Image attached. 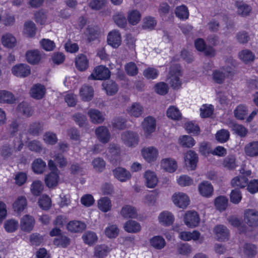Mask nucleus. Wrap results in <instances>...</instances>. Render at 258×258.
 Returning a JSON list of instances; mask_svg holds the SVG:
<instances>
[{"label": "nucleus", "mask_w": 258, "mask_h": 258, "mask_svg": "<svg viewBox=\"0 0 258 258\" xmlns=\"http://www.w3.org/2000/svg\"><path fill=\"white\" fill-rule=\"evenodd\" d=\"M121 36L116 30L109 32L107 36L108 44L114 48H117L121 44Z\"/></svg>", "instance_id": "nucleus-18"}, {"label": "nucleus", "mask_w": 258, "mask_h": 258, "mask_svg": "<svg viewBox=\"0 0 258 258\" xmlns=\"http://www.w3.org/2000/svg\"><path fill=\"white\" fill-rule=\"evenodd\" d=\"M94 169L97 172H102L105 167V162L101 158H96L92 162Z\"/></svg>", "instance_id": "nucleus-58"}, {"label": "nucleus", "mask_w": 258, "mask_h": 258, "mask_svg": "<svg viewBox=\"0 0 258 258\" xmlns=\"http://www.w3.org/2000/svg\"><path fill=\"white\" fill-rule=\"evenodd\" d=\"M120 214L123 217L126 218H135L138 216L136 209L134 207L128 205L122 207Z\"/></svg>", "instance_id": "nucleus-41"}, {"label": "nucleus", "mask_w": 258, "mask_h": 258, "mask_svg": "<svg viewBox=\"0 0 258 258\" xmlns=\"http://www.w3.org/2000/svg\"><path fill=\"white\" fill-rule=\"evenodd\" d=\"M144 108L142 105L139 103H133L128 107L126 109L127 113L131 116L139 117L142 115L143 113Z\"/></svg>", "instance_id": "nucleus-24"}, {"label": "nucleus", "mask_w": 258, "mask_h": 258, "mask_svg": "<svg viewBox=\"0 0 258 258\" xmlns=\"http://www.w3.org/2000/svg\"><path fill=\"white\" fill-rule=\"evenodd\" d=\"M222 165L227 169H234L237 166L235 157L232 155L227 156L224 159Z\"/></svg>", "instance_id": "nucleus-47"}, {"label": "nucleus", "mask_w": 258, "mask_h": 258, "mask_svg": "<svg viewBox=\"0 0 258 258\" xmlns=\"http://www.w3.org/2000/svg\"><path fill=\"white\" fill-rule=\"evenodd\" d=\"M112 207L110 200L107 197L101 198L98 201V209L103 212L109 211Z\"/></svg>", "instance_id": "nucleus-43"}, {"label": "nucleus", "mask_w": 258, "mask_h": 258, "mask_svg": "<svg viewBox=\"0 0 258 258\" xmlns=\"http://www.w3.org/2000/svg\"><path fill=\"white\" fill-rule=\"evenodd\" d=\"M95 135L100 142L107 143L110 139L111 135L109 130L105 126H99L95 131Z\"/></svg>", "instance_id": "nucleus-13"}, {"label": "nucleus", "mask_w": 258, "mask_h": 258, "mask_svg": "<svg viewBox=\"0 0 258 258\" xmlns=\"http://www.w3.org/2000/svg\"><path fill=\"white\" fill-rule=\"evenodd\" d=\"M82 239L85 244L92 246L97 242L98 237L94 232L87 231L82 235Z\"/></svg>", "instance_id": "nucleus-33"}, {"label": "nucleus", "mask_w": 258, "mask_h": 258, "mask_svg": "<svg viewBox=\"0 0 258 258\" xmlns=\"http://www.w3.org/2000/svg\"><path fill=\"white\" fill-rule=\"evenodd\" d=\"M34 223V218L30 215H26L21 220V228L23 231L29 232L32 230Z\"/></svg>", "instance_id": "nucleus-20"}, {"label": "nucleus", "mask_w": 258, "mask_h": 258, "mask_svg": "<svg viewBox=\"0 0 258 258\" xmlns=\"http://www.w3.org/2000/svg\"><path fill=\"white\" fill-rule=\"evenodd\" d=\"M80 95L82 100L90 101L94 96V90L92 87L84 85L80 89Z\"/></svg>", "instance_id": "nucleus-25"}, {"label": "nucleus", "mask_w": 258, "mask_h": 258, "mask_svg": "<svg viewBox=\"0 0 258 258\" xmlns=\"http://www.w3.org/2000/svg\"><path fill=\"white\" fill-rule=\"evenodd\" d=\"M175 14L181 20L187 19L189 16L188 9L184 5L177 7L175 10Z\"/></svg>", "instance_id": "nucleus-51"}, {"label": "nucleus", "mask_w": 258, "mask_h": 258, "mask_svg": "<svg viewBox=\"0 0 258 258\" xmlns=\"http://www.w3.org/2000/svg\"><path fill=\"white\" fill-rule=\"evenodd\" d=\"M27 199L24 196L19 197L13 204L14 211L20 213L22 212L27 207Z\"/></svg>", "instance_id": "nucleus-34"}, {"label": "nucleus", "mask_w": 258, "mask_h": 258, "mask_svg": "<svg viewBox=\"0 0 258 258\" xmlns=\"http://www.w3.org/2000/svg\"><path fill=\"white\" fill-rule=\"evenodd\" d=\"M228 205V199L226 197L219 196L215 200V206L217 210L220 211L226 209Z\"/></svg>", "instance_id": "nucleus-50"}, {"label": "nucleus", "mask_w": 258, "mask_h": 258, "mask_svg": "<svg viewBox=\"0 0 258 258\" xmlns=\"http://www.w3.org/2000/svg\"><path fill=\"white\" fill-rule=\"evenodd\" d=\"M109 70L103 66H99L94 68L92 74L88 77L89 80H105L110 77Z\"/></svg>", "instance_id": "nucleus-5"}, {"label": "nucleus", "mask_w": 258, "mask_h": 258, "mask_svg": "<svg viewBox=\"0 0 258 258\" xmlns=\"http://www.w3.org/2000/svg\"><path fill=\"white\" fill-rule=\"evenodd\" d=\"M53 244L57 246L66 247L70 244V239L66 236L60 235L54 238Z\"/></svg>", "instance_id": "nucleus-55"}, {"label": "nucleus", "mask_w": 258, "mask_h": 258, "mask_svg": "<svg viewBox=\"0 0 258 258\" xmlns=\"http://www.w3.org/2000/svg\"><path fill=\"white\" fill-rule=\"evenodd\" d=\"M243 252L247 257H252L256 254V247L253 244L246 243L244 245Z\"/></svg>", "instance_id": "nucleus-60"}, {"label": "nucleus", "mask_w": 258, "mask_h": 258, "mask_svg": "<svg viewBox=\"0 0 258 258\" xmlns=\"http://www.w3.org/2000/svg\"><path fill=\"white\" fill-rule=\"evenodd\" d=\"M36 27L32 21L26 22L24 24V33L28 36L31 37L35 34Z\"/></svg>", "instance_id": "nucleus-61"}, {"label": "nucleus", "mask_w": 258, "mask_h": 258, "mask_svg": "<svg viewBox=\"0 0 258 258\" xmlns=\"http://www.w3.org/2000/svg\"><path fill=\"white\" fill-rule=\"evenodd\" d=\"M247 107L244 105L238 106L234 111V115L238 119H244L245 116L247 113Z\"/></svg>", "instance_id": "nucleus-57"}, {"label": "nucleus", "mask_w": 258, "mask_h": 258, "mask_svg": "<svg viewBox=\"0 0 258 258\" xmlns=\"http://www.w3.org/2000/svg\"><path fill=\"white\" fill-rule=\"evenodd\" d=\"M120 149L118 145L110 144L108 148L107 156L109 161L113 164H116L120 159Z\"/></svg>", "instance_id": "nucleus-7"}, {"label": "nucleus", "mask_w": 258, "mask_h": 258, "mask_svg": "<svg viewBox=\"0 0 258 258\" xmlns=\"http://www.w3.org/2000/svg\"><path fill=\"white\" fill-rule=\"evenodd\" d=\"M39 206L43 210H48L51 206L50 198L46 195H42L38 201Z\"/></svg>", "instance_id": "nucleus-54"}, {"label": "nucleus", "mask_w": 258, "mask_h": 258, "mask_svg": "<svg viewBox=\"0 0 258 258\" xmlns=\"http://www.w3.org/2000/svg\"><path fill=\"white\" fill-rule=\"evenodd\" d=\"M244 220L249 227L258 226V211L254 209H247L244 211Z\"/></svg>", "instance_id": "nucleus-4"}, {"label": "nucleus", "mask_w": 258, "mask_h": 258, "mask_svg": "<svg viewBox=\"0 0 258 258\" xmlns=\"http://www.w3.org/2000/svg\"><path fill=\"white\" fill-rule=\"evenodd\" d=\"M231 72V69L225 70L223 69L221 70L215 71L213 73V79L216 83L221 84L224 82L225 77Z\"/></svg>", "instance_id": "nucleus-31"}, {"label": "nucleus", "mask_w": 258, "mask_h": 258, "mask_svg": "<svg viewBox=\"0 0 258 258\" xmlns=\"http://www.w3.org/2000/svg\"><path fill=\"white\" fill-rule=\"evenodd\" d=\"M150 243L154 248L161 249L165 245V241L160 236H155L150 239Z\"/></svg>", "instance_id": "nucleus-52"}, {"label": "nucleus", "mask_w": 258, "mask_h": 258, "mask_svg": "<svg viewBox=\"0 0 258 258\" xmlns=\"http://www.w3.org/2000/svg\"><path fill=\"white\" fill-rule=\"evenodd\" d=\"M158 151L153 147L143 148L142 154L144 158L148 162H151L156 160L158 156Z\"/></svg>", "instance_id": "nucleus-16"}, {"label": "nucleus", "mask_w": 258, "mask_h": 258, "mask_svg": "<svg viewBox=\"0 0 258 258\" xmlns=\"http://www.w3.org/2000/svg\"><path fill=\"white\" fill-rule=\"evenodd\" d=\"M43 189V185L40 181H34L31 184V191L34 196H39L42 192Z\"/></svg>", "instance_id": "nucleus-59"}, {"label": "nucleus", "mask_w": 258, "mask_h": 258, "mask_svg": "<svg viewBox=\"0 0 258 258\" xmlns=\"http://www.w3.org/2000/svg\"><path fill=\"white\" fill-rule=\"evenodd\" d=\"M173 203L180 208L184 209L189 204L188 197L183 192L175 193L172 197Z\"/></svg>", "instance_id": "nucleus-8"}, {"label": "nucleus", "mask_w": 258, "mask_h": 258, "mask_svg": "<svg viewBox=\"0 0 258 258\" xmlns=\"http://www.w3.org/2000/svg\"><path fill=\"white\" fill-rule=\"evenodd\" d=\"M200 234L197 231H194L192 232L183 231L179 233V238L185 241H188L191 239L198 240L200 237Z\"/></svg>", "instance_id": "nucleus-46"}, {"label": "nucleus", "mask_w": 258, "mask_h": 258, "mask_svg": "<svg viewBox=\"0 0 258 258\" xmlns=\"http://www.w3.org/2000/svg\"><path fill=\"white\" fill-rule=\"evenodd\" d=\"M239 58L245 63L252 62L255 58L253 53L248 49H244L239 52Z\"/></svg>", "instance_id": "nucleus-37"}, {"label": "nucleus", "mask_w": 258, "mask_h": 258, "mask_svg": "<svg viewBox=\"0 0 258 258\" xmlns=\"http://www.w3.org/2000/svg\"><path fill=\"white\" fill-rule=\"evenodd\" d=\"M76 68L81 71L86 70L88 67V60L84 54L78 55L75 58Z\"/></svg>", "instance_id": "nucleus-32"}, {"label": "nucleus", "mask_w": 258, "mask_h": 258, "mask_svg": "<svg viewBox=\"0 0 258 258\" xmlns=\"http://www.w3.org/2000/svg\"><path fill=\"white\" fill-rule=\"evenodd\" d=\"M144 135L146 138L149 137L156 129V120L152 116L145 117L142 123Z\"/></svg>", "instance_id": "nucleus-6"}, {"label": "nucleus", "mask_w": 258, "mask_h": 258, "mask_svg": "<svg viewBox=\"0 0 258 258\" xmlns=\"http://www.w3.org/2000/svg\"><path fill=\"white\" fill-rule=\"evenodd\" d=\"M2 43L5 47L13 48L16 45L17 41L16 38L12 34L6 33L2 37Z\"/></svg>", "instance_id": "nucleus-39"}, {"label": "nucleus", "mask_w": 258, "mask_h": 258, "mask_svg": "<svg viewBox=\"0 0 258 258\" xmlns=\"http://www.w3.org/2000/svg\"><path fill=\"white\" fill-rule=\"evenodd\" d=\"M179 140L180 145L184 147L190 148L195 144L194 139L189 136H183Z\"/></svg>", "instance_id": "nucleus-62"}, {"label": "nucleus", "mask_w": 258, "mask_h": 258, "mask_svg": "<svg viewBox=\"0 0 258 258\" xmlns=\"http://www.w3.org/2000/svg\"><path fill=\"white\" fill-rule=\"evenodd\" d=\"M235 7L237 9V13L241 17H247L250 15L252 11L251 7L242 2H236Z\"/></svg>", "instance_id": "nucleus-23"}, {"label": "nucleus", "mask_w": 258, "mask_h": 258, "mask_svg": "<svg viewBox=\"0 0 258 258\" xmlns=\"http://www.w3.org/2000/svg\"><path fill=\"white\" fill-rule=\"evenodd\" d=\"M141 14L137 10H132L128 13V21L130 24L133 25L138 24L141 20Z\"/></svg>", "instance_id": "nucleus-48"}, {"label": "nucleus", "mask_w": 258, "mask_h": 258, "mask_svg": "<svg viewBox=\"0 0 258 258\" xmlns=\"http://www.w3.org/2000/svg\"><path fill=\"white\" fill-rule=\"evenodd\" d=\"M167 116L173 120H179L181 117V114L178 109L174 106H170L167 110Z\"/></svg>", "instance_id": "nucleus-53"}, {"label": "nucleus", "mask_w": 258, "mask_h": 258, "mask_svg": "<svg viewBox=\"0 0 258 258\" xmlns=\"http://www.w3.org/2000/svg\"><path fill=\"white\" fill-rule=\"evenodd\" d=\"M17 110L18 113L22 114L26 117L31 116L33 113V110L31 107L26 102H21L18 104L17 107Z\"/></svg>", "instance_id": "nucleus-35"}, {"label": "nucleus", "mask_w": 258, "mask_h": 258, "mask_svg": "<svg viewBox=\"0 0 258 258\" xmlns=\"http://www.w3.org/2000/svg\"><path fill=\"white\" fill-rule=\"evenodd\" d=\"M161 167L169 172H174L177 167L176 161L171 158H165L161 162Z\"/></svg>", "instance_id": "nucleus-27"}, {"label": "nucleus", "mask_w": 258, "mask_h": 258, "mask_svg": "<svg viewBox=\"0 0 258 258\" xmlns=\"http://www.w3.org/2000/svg\"><path fill=\"white\" fill-rule=\"evenodd\" d=\"M199 191L200 194L205 197H211L213 192L212 185L208 181H203L199 185Z\"/></svg>", "instance_id": "nucleus-26"}, {"label": "nucleus", "mask_w": 258, "mask_h": 258, "mask_svg": "<svg viewBox=\"0 0 258 258\" xmlns=\"http://www.w3.org/2000/svg\"><path fill=\"white\" fill-rule=\"evenodd\" d=\"M158 219L161 224L169 226L173 223L174 218L171 213L168 211H164L160 214Z\"/></svg>", "instance_id": "nucleus-29"}, {"label": "nucleus", "mask_w": 258, "mask_h": 258, "mask_svg": "<svg viewBox=\"0 0 258 258\" xmlns=\"http://www.w3.org/2000/svg\"><path fill=\"white\" fill-rule=\"evenodd\" d=\"M23 143L20 140H14L13 145L4 144L0 147V156L4 160L12 158L14 152L20 151L23 147Z\"/></svg>", "instance_id": "nucleus-1"}, {"label": "nucleus", "mask_w": 258, "mask_h": 258, "mask_svg": "<svg viewBox=\"0 0 258 258\" xmlns=\"http://www.w3.org/2000/svg\"><path fill=\"white\" fill-rule=\"evenodd\" d=\"M87 114L90 118V121L94 124L102 123L105 120L104 114L96 109H89Z\"/></svg>", "instance_id": "nucleus-14"}, {"label": "nucleus", "mask_w": 258, "mask_h": 258, "mask_svg": "<svg viewBox=\"0 0 258 258\" xmlns=\"http://www.w3.org/2000/svg\"><path fill=\"white\" fill-rule=\"evenodd\" d=\"M12 72L16 77L24 78L31 74V69L26 64L20 63L14 66L12 69Z\"/></svg>", "instance_id": "nucleus-10"}, {"label": "nucleus", "mask_w": 258, "mask_h": 258, "mask_svg": "<svg viewBox=\"0 0 258 258\" xmlns=\"http://www.w3.org/2000/svg\"><path fill=\"white\" fill-rule=\"evenodd\" d=\"M58 179L59 176L58 172H51L50 173L45 177V184L49 187L55 186L57 184Z\"/></svg>", "instance_id": "nucleus-42"}, {"label": "nucleus", "mask_w": 258, "mask_h": 258, "mask_svg": "<svg viewBox=\"0 0 258 258\" xmlns=\"http://www.w3.org/2000/svg\"><path fill=\"white\" fill-rule=\"evenodd\" d=\"M182 76L181 67L178 64L171 66L167 81L173 89H178L181 85L180 77Z\"/></svg>", "instance_id": "nucleus-2"}, {"label": "nucleus", "mask_w": 258, "mask_h": 258, "mask_svg": "<svg viewBox=\"0 0 258 258\" xmlns=\"http://www.w3.org/2000/svg\"><path fill=\"white\" fill-rule=\"evenodd\" d=\"M213 232L218 241H224L229 238V231L227 227L223 225H217L215 226Z\"/></svg>", "instance_id": "nucleus-11"}, {"label": "nucleus", "mask_w": 258, "mask_h": 258, "mask_svg": "<svg viewBox=\"0 0 258 258\" xmlns=\"http://www.w3.org/2000/svg\"><path fill=\"white\" fill-rule=\"evenodd\" d=\"M200 220L199 216L195 211H187L184 217L185 224L190 228H194L198 226Z\"/></svg>", "instance_id": "nucleus-9"}, {"label": "nucleus", "mask_w": 258, "mask_h": 258, "mask_svg": "<svg viewBox=\"0 0 258 258\" xmlns=\"http://www.w3.org/2000/svg\"><path fill=\"white\" fill-rule=\"evenodd\" d=\"M107 0H92L89 4V7L93 10H99L105 7Z\"/></svg>", "instance_id": "nucleus-63"}, {"label": "nucleus", "mask_w": 258, "mask_h": 258, "mask_svg": "<svg viewBox=\"0 0 258 258\" xmlns=\"http://www.w3.org/2000/svg\"><path fill=\"white\" fill-rule=\"evenodd\" d=\"M145 179V183L149 188H154L157 184L158 180L155 173L151 171L147 170L144 175Z\"/></svg>", "instance_id": "nucleus-21"}, {"label": "nucleus", "mask_w": 258, "mask_h": 258, "mask_svg": "<svg viewBox=\"0 0 258 258\" xmlns=\"http://www.w3.org/2000/svg\"><path fill=\"white\" fill-rule=\"evenodd\" d=\"M124 230L130 233H137L141 229L140 224L135 221H128L124 226Z\"/></svg>", "instance_id": "nucleus-45"}, {"label": "nucleus", "mask_w": 258, "mask_h": 258, "mask_svg": "<svg viewBox=\"0 0 258 258\" xmlns=\"http://www.w3.org/2000/svg\"><path fill=\"white\" fill-rule=\"evenodd\" d=\"M248 178L242 176L234 177L231 181V186L233 187L243 188L247 184Z\"/></svg>", "instance_id": "nucleus-38"}, {"label": "nucleus", "mask_w": 258, "mask_h": 258, "mask_svg": "<svg viewBox=\"0 0 258 258\" xmlns=\"http://www.w3.org/2000/svg\"><path fill=\"white\" fill-rule=\"evenodd\" d=\"M120 139L122 142L128 147H135L138 144L140 140L138 133L132 131L122 132L121 134Z\"/></svg>", "instance_id": "nucleus-3"}, {"label": "nucleus", "mask_w": 258, "mask_h": 258, "mask_svg": "<svg viewBox=\"0 0 258 258\" xmlns=\"http://www.w3.org/2000/svg\"><path fill=\"white\" fill-rule=\"evenodd\" d=\"M26 57L29 63L35 64L39 62L41 59V56L39 50H31L26 52Z\"/></svg>", "instance_id": "nucleus-28"}, {"label": "nucleus", "mask_w": 258, "mask_h": 258, "mask_svg": "<svg viewBox=\"0 0 258 258\" xmlns=\"http://www.w3.org/2000/svg\"><path fill=\"white\" fill-rule=\"evenodd\" d=\"M244 152L246 156L250 157L258 156V141H252L244 146Z\"/></svg>", "instance_id": "nucleus-22"}, {"label": "nucleus", "mask_w": 258, "mask_h": 258, "mask_svg": "<svg viewBox=\"0 0 258 258\" xmlns=\"http://www.w3.org/2000/svg\"><path fill=\"white\" fill-rule=\"evenodd\" d=\"M15 98L13 94L6 90L0 91V103H13Z\"/></svg>", "instance_id": "nucleus-49"}, {"label": "nucleus", "mask_w": 258, "mask_h": 258, "mask_svg": "<svg viewBox=\"0 0 258 258\" xmlns=\"http://www.w3.org/2000/svg\"><path fill=\"white\" fill-rule=\"evenodd\" d=\"M45 88L44 86L37 84L32 86L30 91V96L36 99H41L45 95Z\"/></svg>", "instance_id": "nucleus-17"}, {"label": "nucleus", "mask_w": 258, "mask_h": 258, "mask_svg": "<svg viewBox=\"0 0 258 258\" xmlns=\"http://www.w3.org/2000/svg\"><path fill=\"white\" fill-rule=\"evenodd\" d=\"M113 175L115 178L120 182H125L131 178V172L125 168L118 167L112 170Z\"/></svg>", "instance_id": "nucleus-12"}, {"label": "nucleus", "mask_w": 258, "mask_h": 258, "mask_svg": "<svg viewBox=\"0 0 258 258\" xmlns=\"http://www.w3.org/2000/svg\"><path fill=\"white\" fill-rule=\"evenodd\" d=\"M86 228V224L79 221H71L67 225L68 230L72 232H80L85 230Z\"/></svg>", "instance_id": "nucleus-30"}, {"label": "nucleus", "mask_w": 258, "mask_h": 258, "mask_svg": "<svg viewBox=\"0 0 258 258\" xmlns=\"http://www.w3.org/2000/svg\"><path fill=\"white\" fill-rule=\"evenodd\" d=\"M110 251L109 248L104 244L97 245L94 248V256L97 258L106 256Z\"/></svg>", "instance_id": "nucleus-40"}, {"label": "nucleus", "mask_w": 258, "mask_h": 258, "mask_svg": "<svg viewBox=\"0 0 258 258\" xmlns=\"http://www.w3.org/2000/svg\"><path fill=\"white\" fill-rule=\"evenodd\" d=\"M184 161L186 166L191 170L195 169L198 161V156L195 152L189 150L184 155Z\"/></svg>", "instance_id": "nucleus-15"}, {"label": "nucleus", "mask_w": 258, "mask_h": 258, "mask_svg": "<svg viewBox=\"0 0 258 258\" xmlns=\"http://www.w3.org/2000/svg\"><path fill=\"white\" fill-rule=\"evenodd\" d=\"M195 45L196 49L200 51H205L206 55L213 56L215 52L212 47H206L205 41L202 38H198L195 41Z\"/></svg>", "instance_id": "nucleus-19"}, {"label": "nucleus", "mask_w": 258, "mask_h": 258, "mask_svg": "<svg viewBox=\"0 0 258 258\" xmlns=\"http://www.w3.org/2000/svg\"><path fill=\"white\" fill-rule=\"evenodd\" d=\"M113 20L119 27L124 28L126 25L125 15L121 12L116 13L113 16Z\"/></svg>", "instance_id": "nucleus-56"}, {"label": "nucleus", "mask_w": 258, "mask_h": 258, "mask_svg": "<svg viewBox=\"0 0 258 258\" xmlns=\"http://www.w3.org/2000/svg\"><path fill=\"white\" fill-rule=\"evenodd\" d=\"M237 42L240 44H246L250 40L249 36L247 32L245 31L238 32L235 35Z\"/></svg>", "instance_id": "nucleus-64"}, {"label": "nucleus", "mask_w": 258, "mask_h": 258, "mask_svg": "<svg viewBox=\"0 0 258 258\" xmlns=\"http://www.w3.org/2000/svg\"><path fill=\"white\" fill-rule=\"evenodd\" d=\"M46 167L45 162L40 158L35 160L32 163V169L34 172L38 174L42 173Z\"/></svg>", "instance_id": "nucleus-44"}, {"label": "nucleus", "mask_w": 258, "mask_h": 258, "mask_svg": "<svg viewBox=\"0 0 258 258\" xmlns=\"http://www.w3.org/2000/svg\"><path fill=\"white\" fill-rule=\"evenodd\" d=\"M102 86L108 95H113L118 91V86L112 80H108L103 83Z\"/></svg>", "instance_id": "nucleus-36"}]
</instances>
